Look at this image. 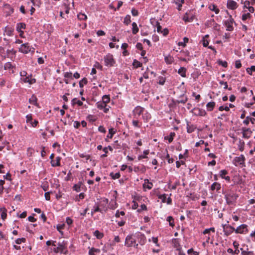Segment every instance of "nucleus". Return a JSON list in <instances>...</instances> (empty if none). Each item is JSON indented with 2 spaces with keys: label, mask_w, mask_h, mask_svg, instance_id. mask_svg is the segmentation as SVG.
<instances>
[{
  "label": "nucleus",
  "mask_w": 255,
  "mask_h": 255,
  "mask_svg": "<svg viewBox=\"0 0 255 255\" xmlns=\"http://www.w3.org/2000/svg\"><path fill=\"white\" fill-rule=\"evenodd\" d=\"M161 33H162L164 36H166L168 33V30L167 28H165L163 31H161Z\"/></svg>",
  "instance_id": "54"
},
{
  "label": "nucleus",
  "mask_w": 255,
  "mask_h": 255,
  "mask_svg": "<svg viewBox=\"0 0 255 255\" xmlns=\"http://www.w3.org/2000/svg\"><path fill=\"white\" fill-rule=\"evenodd\" d=\"M104 61L106 66H113L115 63V61L113 58V56L110 54L105 56Z\"/></svg>",
  "instance_id": "1"
},
{
  "label": "nucleus",
  "mask_w": 255,
  "mask_h": 255,
  "mask_svg": "<svg viewBox=\"0 0 255 255\" xmlns=\"http://www.w3.org/2000/svg\"><path fill=\"white\" fill-rule=\"evenodd\" d=\"M206 106L208 111H212L215 106V103L214 102H209L207 104Z\"/></svg>",
  "instance_id": "14"
},
{
  "label": "nucleus",
  "mask_w": 255,
  "mask_h": 255,
  "mask_svg": "<svg viewBox=\"0 0 255 255\" xmlns=\"http://www.w3.org/2000/svg\"><path fill=\"white\" fill-rule=\"evenodd\" d=\"M173 220V219L171 216H169L167 218V221L169 222L170 226H172V227L174 226V225L173 224V223L171 222Z\"/></svg>",
  "instance_id": "40"
},
{
  "label": "nucleus",
  "mask_w": 255,
  "mask_h": 255,
  "mask_svg": "<svg viewBox=\"0 0 255 255\" xmlns=\"http://www.w3.org/2000/svg\"><path fill=\"white\" fill-rule=\"evenodd\" d=\"M99 250L98 249H95L94 248L91 249L89 251V255H94V253L95 252H99Z\"/></svg>",
  "instance_id": "41"
},
{
  "label": "nucleus",
  "mask_w": 255,
  "mask_h": 255,
  "mask_svg": "<svg viewBox=\"0 0 255 255\" xmlns=\"http://www.w3.org/2000/svg\"><path fill=\"white\" fill-rule=\"evenodd\" d=\"M105 106H107V105L104 103L102 102L97 103V107L99 109H102L105 108Z\"/></svg>",
  "instance_id": "36"
},
{
  "label": "nucleus",
  "mask_w": 255,
  "mask_h": 255,
  "mask_svg": "<svg viewBox=\"0 0 255 255\" xmlns=\"http://www.w3.org/2000/svg\"><path fill=\"white\" fill-rule=\"evenodd\" d=\"M60 158L58 157L56 158V163H55L53 160L51 161V165L52 166H60Z\"/></svg>",
  "instance_id": "27"
},
{
  "label": "nucleus",
  "mask_w": 255,
  "mask_h": 255,
  "mask_svg": "<svg viewBox=\"0 0 255 255\" xmlns=\"http://www.w3.org/2000/svg\"><path fill=\"white\" fill-rule=\"evenodd\" d=\"M19 51L23 53H27L31 51V48L29 47L28 43H25L21 45Z\"/></svg>",
  "instance_id": "5"
},
{
  "label": "nucleus",
  "mask_w": 255,
  "mask_h": 255,
  "mask_svg": "<svg viewBox=\"0 0 255 255\" xmlns=\"http://www.w3.org/2000/svg\"><path fill=\"white\" fill-rule=\"evenodd\" d=\"M191 19H192V18H189V17L188 15V13H186L184 15V17H183V20L185 22H188V21H190Z\"/></svg>",
  "instance_id": "38"
},
{
  "label": "nucleus",
  "mask_w": 255,
  "mask_h": 255,
  "mask_svg": "<svg viewBox=\"0 0 255 255\" xmlns=\"http://www.w3.org/2000/svg\"><path fill=\"white\" fill-rule=\"evenodd\" d=\"M144 187H146L149 189H150L152 188V184L151 182H149L148 180L146 179L145 180V183L143 184Z\"/></svg>",
  "instance_id": "20"
},
{
  "label": "nucleus",
  "mask_w": 255,
  "mask_h": 255,
  "mask_svg": "<svg viewBox=\"0 0 255 255\" xmlns=\"http://www.w3.org/2000/svg\"><path fill=\"white\" fill-rule=\"evenodd\" d=\"M156 26H157V31L158 32H161L162 27L160 25L159 23L158 22H156Z\"/></svg>",
  "instance_id": "48"
},
{
  "label": "nucleus",
  "mask_w": 255,
  "mask_h": 255,
  "mask_svg": "<svg viewBox=\"0 0 255 255\" xmlns=\"http://www.w3.org/2000/svg\"><path fill=\"white\" fill-rule=\"evenodd\" d=\"M250 118L249 117H247L246 119L244 121V123L246 125H248L249 124V122L250 121Z\"/></svg>",
  "instance_id": "63"
},
{
  "label": "nucleus",
  "mask_w": 255,
  "mask_h": 255,
  "mask_svg": "<svg viewBox=\"0 0 255 255\" xmlns=\"http://www.w3.org/2000/svg\"><path fill=\"white\" fill-rule=\"evenodd\" d=\"M77 17L80 20H85L87 18V16L85 14L83 13L78 14Z\"/></svg>",
  "instance_id": "30"
},
{
  "label": "nucleus",
  "mask_w": 255,
  "mask_h": 255,
  "mask_svg": "<svg viewBox=\"0 0 255 255\" xmlns=\"http://www.w3.org/2000/svg\"><path fill=\"white\" fill-rule=\"evenodd\" d=\"M164 59L166 63L168 64H171L173 61V58L170 55L165 56Z\"/></svg>",
  "instance_id": "17"
},
{
  "label": "nucleus",
  "mask_w": 255,
  "mask_h": 255,
  "mask_svg": "<svg viewBox=\"0 0 255 255\" xmlns=\"http://www.w3.org/2000/svg\"><path fill=\"white\" fill-rule=\"evenodd\" d=\"M26 123H30L32 121V116L31 114L27 115L26 116Z\"/></svg>",
  "instance_id": "44"
},
{
  "label": "nucleus",
  "mask_w": 255,
  "mask_h": 255,
  "mask_svg": "<svg viewBox=\"0 0 255 255\" xmlns=\"http://www.w3.org/2000/svg\"><path fill=\"white\" fill-rule=\"evenodd\" d=\"M234 22V19L230 16V19L225 21V24L227 27V30L232 31L233 30V27L232 24Z\"/></svg>",
  "instance_id": "6"
},
{
  "label": "nucleus",
  "mask_w": 255,
  "mask_h": 255,
  "mask_svg": "<svg viewBox=\"0 0 255 255\" xmlns=\"http://www.w3.org/2000/svg\"><path fill=\"white\" fill-rule=\"evenodd\" d=\"M103 103H104L105 104L109 103L110 102V98L107 95H105L103 97Z\"/></svg>",
  "instance_id": "32"
},
{
  "label": "nucleus",
  "mask_w": 255,
  "mask_h": 255,
  "mask_svg": "<svg viewBox=\"0 0 255 255\" xmlns=\"http://www.w3.org/2000/svg\"><path fill=\"white\" fill-rule=\"evenodd\" d=\"M87 83V80L86 78H83L82 80H81L79 82V86L80 87H83L84 84H86Z\"/></svg>",
  "instance_id": "33"
},
{
  "label": "nucleus",
  "mask_w": 255,
  "mask_h": 255,
  "mask_svg": "<svg viewBox=\"0 0 255 255\" xmlns=\"http://www.w3.org/2000/svg\"><path fill=\"white\" fill-rule=\"evenodd\" d=\"M131 13L133 16H137L138 15V11L137 10H136L135 9H132Z\"/></svg>",
  "instance_id": "57"
},
{
  "label": "nucleus",
  "mask_w": 255,
  "mask_h": 255,
  "mask_svg": "<svg viewBox=\"0 0 255 255\" xmlns=\"http://www.w3.org/2000/svg\"><path fill=\"white\" fill-rule=\"evenodd\" d=\"M243 135L244 138H249L251 137L252 131L249 128H242Z\"/></svg>",
  "instance_id": "7"
},
{
  "label": "nucleus",
  "mask_w": 255,
  "mask_h": 255,
  "mask_svg": "<svg viewBox=\"0 0 255 255\" xmlns=\"http://www.w3.org/2000/svg\"><path fill=\"white\" fill-rule=\"evenodd\" d=\"M45 198L46 200H49L50 199V192H46L45 193Z\"/></svg>",
  "instance_id": "53"
},
{
  "label": "nucleus",
  "mask_w": 255,
  "mask_h": 255,
  "mask_svg": "<svg viewBox=\"0 0 255 255\" xmlns=\"http://www.w3.org/2000/svg\"><path fill=\"white\" fill-rule=\"evenodd\" d=\"M65 226V225L64 224H62V225H58L57 226V230L62 235L63 234V232L62 231H61V229H63V228Z\"/></svg>",
  "instance_id": "37"
},
{
  "label": "nucleus",
  "mask_w": 255,
  "mask_h": 255,
  "mask_svg": "<svg viewBox=\"0 0 255 255\" xmlns=\"http://www.w3.org/2000/svg\"><path fill=\"white\" fill-rule=\"evenodd\" d=\"M209 8L211 10L214 11L216 14L219 12V9L217 8L216 6L214 4L210 5Z\"/></svg>",
  "instance_id": "22"
},
{
  "label": "nucleus",
  "mask_w": 255,
  "mask_h": 255,
  "mask_svg": "<svg viewBox=\"0 0 255 255\" xmlns=\"http://www.w3.org/2000/svg\"><path fill=\"white\" fill-rule=\"evenodd\" d=\"M227 6L228 8L235 9L237 7V3L234 0H228L227 1Z\"/></svg>",
  "instance_id": "9"
},
{
  "label": "nucleus",
  "mask_w": 255,
  "mask_h": 255,
  "mask_svg": "<svg viewBox=\"0 0 255 255\" xmlns=\"http://www.w3.org/2000/svg\"><path fill=\"white\" fill-rule=\"evenodd\" d=\"M76 104H78L79 106H81L83 105L82 102L77 100L76 98H74L72 100V104L74 105Z\"/></svg>",
  "instance_id": "26"
},
{
  "label": "nucleus",
  "mask_w": 255,
  "mask_h": 255,
  "mask_svg": "<svg viewBox=\"0 0 255 255\" xmlns=\"http://www.w3.org/2000/svg\"><path fill=\"white\" fill-rule=\"evenodd\" d=\"M251 16V14L249 13H248L247 14H244L242 15V19L243 20H245L248 18H249Z\"/></svg>",
  "instance_id": "45"
},
{
  "label": "nucleus",
  "mask_w": 255,
  "mask_h": 255,
  "mask_svg": "<svg viewBox=\"0 0 255 255\" xmlns=\"http://www.w3.org/2000/svg\"><path fill=\"white\" fill-rule=\"evenodd\" d=\"M28 220L30 221V222H34L35 221H36V219H35L32 216H29L28 217Z\"/></svg>",
  "instance_id": "64"
},
{
  "label": "nucleus",
  "mask_w": 255,
  "mask_h": 255,
  "mask_svg": "<svg viewBox=\"0 0 255 255\" xmlns=\"http://www.w3.org/2000/svg\"><path fill=\"white\" fill-rule=\"evenodd\" d=\"M204 140H201L199 142H196L195 146L196 147H198L199 145H200L201 144H204Z\"/></svg>",
  "instance_id": "61"
},
{
  "label": "nucleus",
  "mask_w": 255,
  "mask_h": 255,
  "mask_svg": "<svg viewBox=\"0 0 255 255\" xmlns=\"http://www.w3.org/2000/svg\"><path fill=\"white\" fill-rule=\"evenodd\" d=\"M29 102L30 104L37 106V98L33 95L29 99Z\"/></svg>",
  "instance_id": "19"
},
{
  "label": "nucleus",
  "mask_w": 255,
  "mask_h": 255,
  "mask_svg": "<svg viewBox=\"0 0 255 255\" xmlns=\"http://www.w3.org/2000/svg\"><path fill=\"white\" fill-rule=\"evenodd\" d=\"M218 63L224 67H227L228 66L227 62L226 61H223L222 60H219Z\"/></svg>",
  "instance_id": "39"
},
{
  "label": "nucleus",
  "mask_w": 255,
  "mask_h": 255,
  "mask_svg": "<svg viewBox=\"0 0 255 255\" xmlns=\"http://www.w3.org/2000/svg\"><path fill=\"white\" fill-rule=\"evenodd\" d=\"M81 184V183H80L79 184H76L74 186V188L76 191H77V192L80 191Z\"/></svg>",
  "instance_id": "49"
},
{
  "label": "nucleus",
  "mask_w": 255,
  "mask_h": 255,
  "mask_svg": "<svg viewBox=\"0 0 255 255\" xmlns=\"http://www.w3.org/2000/svg\"><path fill=\"white\" fill-rule=\"evenodd\" d=\"M224 232L226 235L228 236L231 234L234 231L235 228L230 226H223Z\"/></svg>",
  "instance_id": "8"
},
{
  "label": "nucleus",
  "mask_w": 255,
  "mask_h": 255,
  "mask_svg": "<svg viewBox=\"0 0 255 255\" xmlns=\"http://www.w3.org/2000/svg\"><path fill=\"white\" fill-rule=\"evenodd\" d=\"M237 196L233 193H230L226 195V199L228 204H232L236 200Z\"/></svg>",
  "instance_id": "2"
},
{
  "label": "nucleus",
  "mask_w": 255,
  "mask_h": 255,
  "mask_svg": "<svg viewBox=\"0 0 255 255\" xmlns=\"http://www.w3.org/2000/svg\"><path fill=\"white\" fill-rule=\"evenodd\" d=\"M135 243V239L131 236L127 237L125 241V245L128 247H131Z\"/></svg>",
  "instance_id": "4"
},
{
  "label": "nucleus",
  "mask_w": 255,
  "mask_h": 255,
  "mask_svg": "<svg viewBox=\"0 0 255 255\" xmlns=\"http://www.w3.org/2000/svg\"><path fill=\"white\" fill-rule=\"evenodd\" d=\"M97 34L98 36H103V35H104L105 34V33L104 31L103 30H98L97 32Z\"/></svg>",
  "instance_id": "52"
},
{
  "label": "nucleus",
  "mask_w": 255,
  "mask_h": 255,
  "mask_svg": "<svg viewBox=\"0 0 255 255\" xmlns=\"http://www.w3.org/2000/svg\"><path fill=\"white\" fill-rule=\"evenodd\" d=\"M159 198L161 200L162 202L163 203H165L166 202V196L165 194H163V195H160L159 196Z\"/></svg>",
  "instance_id": "42"
},
{
  "label": "nucleus",
  "mask_w": 255,
  "mask_h": 255,
  "mask_svg": "<svg viewBox=\"0 0 255 255\" xmlns=\"http://www.w3.org/2000/svg\"><path fill=\"white\" fill-rule=\"evenodd\" d=\"M136 47L137 49L139 50H142V44L140 43H137L136 44Z\"/></svg>",
  "instance_id": "62"
},
{
  "label": "nucleus",
  "mask_w": 255,
  "mask_h": 255,
  "mask_svg": "<svg viewBox=\"0 0 255 255\" xmlns=\"http://www.w3.org/2000/svg\"><path fill=\"white\" fill-rule=\"evenodd\" d=\"M152 242L155 243L157 246H158V239L157 238L153 237L152 238Z\"/></svg>",
  "instance_id": "59"
},
{
  "label": "nucleus",
  "mask_w": 255,
  "mask_h": 255,
  "mask_svg": "<svg viewBox=\"0 0 255 255\" xmlns=\"http://www.w3.org/2000/svg\"><path fill=\"white\" fill-rule=\"evenodd\" d=\"M220 84L223 85V86H224V89L228 88V84L226 82L220 81Z\"/></svg>",
  "instance_id": "55"
},
{
  "label": "nucleus",
  "mask_w": 255,
  "mask_h": 255,
  "mask_svg": "<svg viewBox=\"0 0 255 255\" xmlns=\"http://www.w3.org/2000/svg\"><path fill=\"white\" fill-rule=\"evenodd\" d=\"M132 33L135 34L138 31V28L135 22H133L132 24Z\"/></svg>",
  "instance_id": "23"
},
{
  "label": "nucleus",
  "mask_w": 255,
  "mask_h": 255,
  "mask_svg": "<svg viewBox=\"0 0 255 255\" xmlns=\"http://www.w3.org/2000/svg\"><path fill=\"white\" fill-rule=\"evenodd\" d=\"M94 234L98 239H100L102 238L103 237V234L100 233L98 230H96V231H95Z\"/></svg>",
  "instance_id": "24"
},
{
  "label": "nucleus",
  "mask_w": 255,
  "mask_h": 255,
  "mask_svg": "<svg viewBox=\"0 0 255 255\" xmlns=\"http://www.w3.org/2000/svg\"><path fill=\"white\" fill-rule=\"evenodd\" d=\"M130 16L129 15H127L124 19V23L126 25H128L130 22Z\"/></svg>",
  "instance_id": "29"
},
{
  "label": "nucleus",
  "mask_w": 255,
  "mask_h": 255,
  "mask_svg": "<svg viewBox=\"0 0 255 255\" xmlns=\"http://www.w3.org/2000/svg\"><path fill=\"white\" fill-rule=\"evenodd\" d=\"M143 109L140 107H137L134 110L135 115H140L143 112Z\"/></svg>",
  "instance_id": "15"
},
{
  "label": "nucleus",
  "mask_w": 255,
  "mask_h": 255,
  "mask_svg": "<svg viewBox=\"0 0 255 255\" xmlns=\"http://www.w3.org/2000/svg\"><path fill=\"white\" fill-rule=\"evenodd\" d=\"M220 173V176H221L222 178H223L227 174V171L225 170H223L221 171Z\"/></svg>",
  "instance_id": "46"
},
{
  "label": "nucleus",
  "mask_w": 255,
  "mask_h": 255,
  "mask_svg": "<svg viewBox=\"0 0 255 255\" xmlns=\"http://www.w3.org/2000/svg\"><path fill=\"white\" fill-rule=\"evenodd\" d=\"M133 65L135 67V68H138V67H141L142 66V64L139 62V61H137V60H134L133 62Z\"/></svg>",
  "instance_id": "31"
},
{
  "label": "nucleus",
  "mask_w": 255,
  "mask_h": 255,
  "mask_svg": "<svg viewBox=\"0 0 255 255\" xmlns=\"http://www.w3.org/2000/svg\"><path fill=\"white\" fill-rule=\"evenodd\" d=\"M25 28V24L23 23H20L18 24L17 26V30L18 31H20L21 29Z\"/></svg>",
  "instance_id": "28"
},
{
  "label": "nucleus",
  "mask_w": 255,
  "mask_h": 255,
  "mask_svg": "<svg viewBox=\"0 0 255 255\" xmlns=\"http://www.w3.org/2000/svg\"><path fill=\"white\" fill-rule=\"evenodd\" d=\"M247 226L243 224L240 226L237 229H235L236 233H244L245 232H247Z\"/></svg>",
  "instance_id": "10"
},
{
  "label": "nucleus",
  "mask_w": 255,
  "mask_h": 255,
  "mask_svg": "<svg viewBox=\"0 0 255 255\" xmlns=\"http://www.w3.org/2000/svg\"><path fill=\"white\" fill-rule=\"evenodd\" d=\"M236 67L237 68H239L242 66V64L241 61L240 60H237L235 62Z\"/></svg>",
  "instance_id": "50"
},
{
  "label": "nucleus",
  "mask_w": 255,
  "mask_h": 255,
  "mask_svg": "<svg viewBox=\"0 0 255 255\" xmlns=\"http://www.w3.org/2000/svg\"><path fill=\"white\" fill-rule=\"evenodd\" d=\"M245 160V158L244 156V155H241L239 157H236L234 159V161L236 162L239 163L240 164L244 163Z\"/></svg>",
  "instance_id": "11"
},
{
  "label": "nucleus",
  "mask_w": 255,
  "mask_h": 255,
  "mask_svg": "<svg viewBox=\"0 0 255 255\" xmlns=\"http://www.w3.org/2000/svg\"><path fill=\"white\" fill-rule=\"evenodd\" d=\"M115 133V131H114L113 128H111L109 129V134H110V136H108V137L112 138L113 137V134Z\"/></svg>",
  "instance_id": "47"
},
{
  "label": "nucleus",
  "mask_w": 255,
  "mask_h": 255,
  "mask_svg": "<svg viewBox=\"0 0 255 255\" xmlns=\"http://www.w3.org/2000/svg\"><path fill=\"white\" fill-rule=\"evenodd\" d=\"M186 69L185 68L181 67L178 71V73L181 75V76L183 77H185L186 76Z\"/></svg>",
  "instance_id": "16"
},
{
  "label": "nucleus",
  "mask_w": 255,
  "mask_h": 255,
  "mask_svg": "<svg viewBox=\"0 0 255 255\" xmlns=\"http://www.w3.org/2000/svg\"><path fill=\"white\" fill-rule=\"evenodd\" d=\"M66 223L68 225H70L73 223V221L70 218H67L66 219Z\"/></svg>",
  "instance_id": "60"
},
{
  "label": "nucleus",
  "mask_w": 255,
  "mask_h": 255,
  "mask_svg": "<svg viewBox=\"0 0 255 255\" xmlns=\"http://www.w3.org/2000/svg\"><path fill=\"white\" fill-rule=\"evenodd\" d=\"M99 130L102 132L105 133L106 130L103 126H100L99 127Z\"/></svg>",
  "instance_id": "56"
},
{
  "label": "nucleus",
  "mask_w": 255,
  "mask_h": 255,
  "mask_svg": "<svg viewBox=\"0 0 255 255\" xmlns=\"http://www.w3.org/2000/svg\"><path fill=\"white\" fill-rule=\"evenodd\" d=\"M0 211L1 212V217L3 220H4L6 217V209L5 208H0Z\"/></svg>",
  "instance_id": "13"
},
{
  "label": "nucleus",
  "mask_w": 255,
  "mask_h": 255,
  "mask_svg": "<svg viewBox=\"0 0 255 255\" xmlns=\"http://www.w3.org/2000/svg\"><path fill=\"white\" fill-rule=\"evenodd\" d=\"M121 215L122 216L124 215H125V212L124 211H121V212H117V213L116 214V216L117 217H120V215Z\"/></svg>",
  "instance_id": "58"
},
{
  "label": "nucleus",
  "mask_w": 255,
  "mask_h": 255,
  "mask_svg": "<svg viewBox=\"0 0 255 255\" xmlns=\"http://www.w3.org/2000/svg\"><path fill=\"white\" fill-rule=\"evenodd\" d=\"M14 31V29L11 27L6 26L5 27L4 33L8 36H11Z\"/></svg>",
  "instance_id": "12"
},
{
  "label": "nucleus",
  "mask_w": 255,
  "mask_h": 255,
  "mask_svg": "<svg viewBox=\"0 0 255 255\" xmlns=\"http://www.w3.org/2000/svg\"><path fill=\"white\" fill-rule=\"evenodd\" d=\"M220 189V184L217 182L214 183L212 185L211 187V189L212 190H214L215 189H216L217 190H219Z\"/></svg>",
  "instance_id": "18"
},
{
  "label": "nucleus",
  "mask_w": 255,
  "mask_h": 255,
  "mask_svg": "<svg viewBox=\"0 0 255 255\" xmlns=\"http://www.w3.org/2000/svg\"><path fill=\"white\" fill-rule=\"evenodd\" d=\"M25 241V239L22 238L17 239V240H16L15 243L17 244H21V242H24Z\"/></svg>",
  "instance_id": "43"
},
{
  "label": "nucleus",
  "mask_w": 255,
  "mask_h": 255,
  "mask_svg": "<svg viewBox=\"0 0 255 255\" xmlns=\"http://www.w3.org/2000/svg\"><path fill=\"white\" fill-rule=\"evenodd\" d=\"M22 80L24 83H29L30 84H32L35 82V80L29 79V78L27 77L23 78Z\"/></svg>",
  "instance_id": "21"
},
{
  "label": "nucleus",
  "mask_w": 255,
  "mask_h": 255,
  "mask_svg": "<svg viewBox=\"0 0 255 255\" xmlns=\"http://www.w3.org/2000/svg\"><path fill=\"white\" fill-rule=\"evenodd\" d=\"M110 175L112 177V178L114 179H118L120 177V174L119 173H116L115 174L114 173H111L110 174Z\"/></svg>",
  "instance_id": "34"
},
{
  "label": "nucleus",
  "mask_w": 255,
  "mask_h": 255,
  "mask_svg": "<svg viewBox=\"0 0 255 255\" xmlns=\"http://www.w3.org/2000/svg\"><path fill=\"white\" fill-rule=\"evenodd\" d=\"M13 67L12 64L10 62H7L5 64L4 66V68L5 70L9 69L12 68Z\"/></svg>",
  "instance_id": "35"
},
{
  "label": "nucleus",
  "mask_w": 255,
  "mask_h": 255,
  "mask_svg": "<svg viewBox=\"0 0 255 255\" xmlns=\"http://www.w3.org/2000/svg\"><path fill=\"white\" fill-rule=\"evenodd\" d=\"M30 123L33 127H35L37 126L38 123L37 121L34 120L33 122L31 121Z\"/></svg>",
  "instance_id": "51"
},
{
  "label": "nucleus",
  "mask_w": 255,
  "mask_h": 255,
  "mask_svg": "<svg viewBox=\"0 0 255 255\" xmlns=\"http://www.w3.org/2000/svg\"><path fill=\"white\" fill-rule=\"evenodd\" d=\"M175 133L174 132H171L170 134L169 137L165 136L164 138H165V139L168 140V141L169 142H171L173 140V137L175 136Z\"/></svg>",
  "instance_id": "25"
},
{
  "label": "nucleus",
  "mask_w": 255,
  "mask_h": 255,
  "mask_svg": "<svg viewBox=\"0 0 255 255\" xmlns=\"http://www.w3.org/2000/svg\"><path fill=\"white\" fill-rule=\"evenodd\" d=\"M66 243L63 241L62 242H59L58 243V247L55 248L54 250V252L58 253H63L64 252V249L66 248Z\"/></svg>",
  "instance_id": "3"
}]
</instances>
